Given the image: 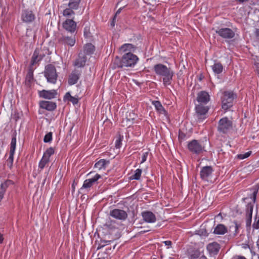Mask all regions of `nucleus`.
I'll list each match as a JSON object with an SVG mask.
<instances>
[{"instance_id":"f257e3e1","label":"nucleus","mask_w":259,"mask_h":259,"mask_svg":"<svg viewBox=\"0 0 259 259\" xmlns=\"http://www.w3.org/2000/svg\"><path fill=\"white\" fill-rule=\"evenodd\" d=\"M153 70L157 75L162 77L163 84L164 86L169 85L171 83L174 72L170 68L163 64L158 63L154 65Z\"/></svg>"},{"instance_id":"f03ea898","label":"nucleus","mask_w":259,"mask_h":259,"mask_svg":"<svg viewBox=\"0 0 259 259\" xmlns=\"http://www.w3.org/2000/svg\"><path fill=\"white\" fill-rule=\"evenodd\" d=\"M139 61L138 56L131 52L125 53L120 59L116 57L114 63L118 68L133 67L135 66Z\"/></svg>"},{"instance_id":"7ed1b4c3","label":"nucleus","mask_w":259,"mask_h":259,"mask_svg":"<svg viewBox=\"0 0 259 259\" xmlns=\"http://www.w3.org/2000/svg\"><path fill=\"white\" fill-rule=\"evenodd\" d=\"M237 98V95L233 91H227L223 93L221 97L222 108L225 111H227L233 106V101Z\"/></svg>"},{"instance_id":"20e7f679","label":"nucleus","mask_w":259,"mask_h":259,"mask_svg":"<svg viewBox=\"0 0 259 259\" xmlns=\"http://www.w3.org/2000/svg\"><path fill=\"white\" fill-rule=\"evenodd\" d=\"M44 76L48 82L55 84L58 78L55 67L52 64L47 65L44 71Z\"/></svg>"},{"instance_id":"39448f33","label":"nucleus","mask_w":259,"mask_h":259,"mask_svg":"<svg viewBox=\"0 0 259 259\" xmlns=\"http://www.w3.org/2000/svg\"><path fill=\"white\" fill-rule=\"evenodd\" d=\"M232 128V122L225 117L221 118L218 123V131L223 134L228 133Z\"/></svg>"},{"instance_id":"423d86ee","label":"nucleus","mask_w":259,"mask_h":259,"mask_svg":"<svg viewBox=\"0 0 259 259\" xmlns=\"http://www.w3.org/2000/svg\"><path fill=\"white\" fill-rule=\"evenodd\" d=\"M187 147L192 153L199 155L204 151V147L196 140H193L188 143Z\"/></svg>"},{"instance_id":"0eeeda50","label":"nucleus","mask_w":259,"mask_h":259,"mask_svg":"<svg viewBox=\"0 0 259 259\" xmlns=\"http://www.w3.org/2000/svg\"><path fill=\"white\" fill-rule=\"evenodd\" d=\"M215 32L220 37L225 40L231 39L234 37L235 32L229 28H221L215 30Z\"/></svg>"},{"instance_id":"6e6552de","label":"nucleus","mask_w":259,"mask_h":259,"mask_svg":"<svg viewBox=\"0 0 259 259\" xmlns=\"http://www.w3.org/2000/svg\"><path fill=\"white\" fill-rule=\"evenodd\" d=\"M109 215L116 220L121 221H125L128 217V214L126 211L118 208H114L111 210L109 212Z\"/></svg>"},{"instance_id":"1a4fd4ad","label":"nucleus","mask_w":259,"mask_h":259,"mask_svg":"<svg viewBox=\"0 0 259 259\" xmlns=\"http://www.w3.org/2000/svg\"><path fill=\"white\" fill-rule=\"evenodd\" d=\"M46 53L47 50L38 48H36L31 59V65H34L42 60Z\"/></svg>"},{"instance_id":"9d476101","label":"nucleus","mask_w":259,"mask_h":259,"mask_svg":"<svg viewBox=\"0 0 259 259\" xmlns=\"http://www.w3.org/2000/svg\"><path fill=\"white\" fill-rule=\"evenodd\" d=\"M16 147V135H14L12 138L11 142L10 144V155L7 161V166L11 168L13 166V160H14V155L15 152Z\"/></svg>"},{"instance_id":"9b49d317","label":"nucleus","mask_w":259,"mask_h":259,"mask_svg":"<svg viewBox=\"0 0 259 259\" xmlns=\"http://www.w3.org/2000/svg\"><path fill=\"white\" fill-rule=\"evenodd\" d=\"M35 19L33 12L30 10H24L21 14V20L26 23H30Z\"/></svg>"},{"instance_id":"f8f14e48","label":"nucleus","mask_w":259,"mask_h":259,"mask_svg":"<svg viewBox=\"0 0 259 259\" xmlns=\"http://www.w3.org/2000/svg\"><path fill=\"white\" fill-rule=\"evenodd\" d=\"M63 28L67 31L73 33L76 29V23L72 19H66L62 24Z\"/></svg>"},{"instance_id":"ddd939ff","label":"nucleus","mask_w":259,"mask_h":259,"mask_svg":"<svg viewBox=\"0 0 259 259\" xmlns=\"http://www.w3.org/2000/svg\"><path fill=\"white\" fill-rule=\"evenodd\" d=\"M213 169L210 166H205L203 167L200 172L201 179L205 181H208L209 178L211 176Z\"/></svg>"},{"instance_id":"4468645a","label":"nucleus","mask_w":259,"mask_h":259,"mask_svg":"<svg viewBox=\"0 0 259 259\" xmlns=\"http://www.w3.org/2000/svg\"><path fill=\"white\" fill-rule=\"evenodd\" d=\"M206 248L210 255L213 256L217 255L219 253L221 247L218 243L213 242L209 243L207 245Z\"/></svg>"},{"instance_id":"2eb2a0df","label":"nucleus","mask_w":259,"mask_h":259,"mask_svg":"<svg viewBox=\"0 0 259 259\" xmlns=\"http://www.w3.org/2000/svg\"><path fill=\"white\" fill-rule=\"evenodd\" d=\"M141 215L143 220L148 223H153L156 221L155 215L150 211H144L142 212Z\"/></svg>"},{"instance_id":"dca6fc26","label":"nucleus","mask_w":259,"mask_h":259,"mask_svg":"<svg viewBox=\"0 0 259 259\" xmlns=\"http://www.w3.org/2000/svg\"><path fill=\"white\" fill-rule=\"evenodd\" d=\"M57 91L55 90H43L39 92V96L40 98L47 99H52L56 97Z\"/></svg>"},{"instance_id":"f3484780","label":"nucleus","mask_w":259,"mask_h":259,"mask_svg":"<svg viewBox=\"0 0 259 259\" xmlns=\"http://www.w3.org/2000/svg\"><path fill=\"white\" fill-rule=\"evenodd\" d=\"M59 42L63 45H67L70 47H72L75 43V36H67L63 35L58 39Z\"/></svg>"},{"instance_id":"a211bd4d","label":"nucleus","mask_w":259,"mask_h":259,"mask_svg":"<svg viewBox=\"0 0 259 259\" xmlns=\"http://www.w3.org/2000/svg\"><path fill=\"white\" fill-rule=\"evenodd\" d=\"M39 105L41 108L48 111H53L57 107L55 102L48 101H42L40 102Z\"/></svg>"},{"instance_id":"6ab92c4d","label":"nucleus","mask_w":259,"mask_h":259,"mask_svg":"<svg viewBox=\"0 0 259 259\" xmlns=\"http://www.w3.org/2000/svg\"><path fill=\"white\" fill-rule=\"evenodd\" d=\"M210 100V96L208 93L201 91L198 94L197 101L200 103L206 104Z\"/></svg>"},{"instance_id":"aec40b11","label":"nucleus","mask_w":259,"mask_h":259,"mask_svg":"<svg viewBox=\"0 0 259 259\" xmlns=\"http://www.w3.org/2000/svg\"><path fill=\"white\" fill-rule=\"evenodd\" d=\"M87 59V58L85 55L80 53L78 58L74 62V66L78 67H83L85 64Z\"/></svg>"},{"instance_id":"412c9836","label":"nucleus","mask_w":259,"mask_h":259,"mask_svg":"<svg viewBox=\"0 0 259 259\" xmlns=\"http://www.w3.org/2000/svg\"><path fill=\"white\" fill-rule=\"evenodd\" d=\"M13 184V182L11 180H8L5 181L4 183H2L1 184L0 188V202L4 198V196L5 194L7 189L8 187Z\"/></svg>"},{"instance_id":"4be33fe9","label":"nucleus","mask_w":259,"mask_h":259,"mask_svg":"<svg viewBox=\"0 0 259 259\" xmlns=\"http://www.w3.org/2000/svg\"><path fill=\"white\" fill-rule=\"evenodd\" d=\"M80 73L76 70L72 71L68 78V84L70 85L77 83L80 77Z\"/></svg>"},{"instance_id":"5701e85b","label":"nucleus","mask_w":259,"mask_h":259,"mask_svg":"<svg viewBox=\"0 0 259 259\" xmlns=\"http://www.w3.org/2000/svg\"><path fill=\"white\" fill-rule=\"evenodd\" d=\"M110 163V161L108 160H105L104 159H100L99 161L97 162L94 165L95 168L100 170L102 168L105 169L107 165Z\"/></svg>"},{"instance_id":"b1692460","label":"nucleus","mask_w":259,"mask_h":259,"mask_svg":"<svg viewBox=\"0 0 259 259\" xmlns=\"http://www.w3.org/2000/svg\"><path fill=\"white\" fill-rule=\"evenodd\" d=\"M136 49V47L131 44H125L121 46L120 48L121 51L123 52H134Z\"/></svg>"},{"instance_id":"393cba45","label":"nucleus","mask_w":259,"mask_h":259,"mask_svg":"<svg viewBox=\"0 0 259 259\" xmlns=\"http://www.w3.org/2000/svg\"><path fill=\"white\" fill-rule=\"evenodd\" d=\"M227 232V228L222 224L218 225L214 229L213 233L215 234L223 235Z\"/></svg>"},{"instance_id":"a878e982","label":"nucleus","mask_w":259,"mask_h":259,"mask_svg":"<svg viewBox=\"0 0 259 259\" xmlns=\"http://www.w3.org/2000/svg\"><path fill=\"white\" fill-rule=\"evenodd\" d=\"M211 69L215 74H220L223 70V66L220 62H216L211 66Z\"/></svg>"},{"instance_id":"bb28decb","label":"nucleus","mask_w":259,"mask_h":259,"mask_svg":"<svg viewBox=\"0 0 259 259\" xmlns=\"http://www.w3.org/2000/svg\"><path fill=\"white\" fill-rule=\"evenodd\" d=\"M208 110V108L202 105H198L196 106V111L198 114L203 115L206 114Z\"/></svg>"},{"instance_id":"cd10ccee","label":"nucleus","mask_w":259,"mask_h":259,"mask_svg":"<svg viewBox=\"0 0 259 259\" xmlns=\"http://www.w3.org/2000/svg\"><path fill=\"white\" fill-rule=\"evenodd\" d=\"M95 47L92 44H87L83 47V51L85 55H91L95 51Z\"/></svg>"},{"instance_id":"c85d7f7f","label":"nucleus","mask_w":259,"mask_h":259,"mask_svg":"<svg viewBox=\"0 0 259 259\" xmlns=\"http://www.w3.org/2000/svg\"><path fill=\"white\" fill-rule=\"evenodd\" d=\"M152 104L154 106L156 110L161 114H165L166 111L162 106L161 103L159 101H154L152 102Z\"/></svg>"},{"instance_id":"c756f323","label":"nucleus","mask_w":259,"mask_h":259,"mask_svg":"<svg viewBox=\"0 0 259 259\" xmlns=\"http://www.w3.org/2000/svg\"><path fill=\"white\" fill-rule=\"evenodd\" d=\"M200 255V252L198 250L193 249L188 252V257L190 259H196Z\"/></svg>"},{"instance_id":"7c9ffc66","label":"nucleus","mask_w":259,"mask_h":259,"mask_svg":"<svg viewBox=\"0 0 259 259\" xmlns=\"http://www.w3.org/2000/svg\"><path fill=\"white\" fill-rule=\"evenodd\" d=\"M81 0H69L68 7L72 9L77 10L78 8L79 5Z\"/></svg>"},{"instance_id":"2f4dec72","label":"nucleus","mask_w":259,"mask_h":259,"mask_svg":"<svg viewBox=\"0 0 259 259\" xmlns=\"http://www.w3.org/2000/svg\"><path fill=\"white\" fill-rule=\"evenodd\" d=\"M54 149L53 147H50L44 152L42 157L50 160V157L54 154Z\"/></svg>"},{"instance_id":"473e14b6","label":"nucleus","mask_w":259,"mask_h":259,"mask_svg":"<svg viewBox=\"0 0 259 259\" xmlns=\"http://www.w3.org/2000/svg\"><path fill=\"white\" fill-rule=\"evenodd\" d=\"M73 10V9L70 7L65 9L63 12V16L67 17H71L72 16L75 14Z\"/></svg>"},{"instance_id":"72a5a7b5","label":"nucleus","mask_w":259,"mask_h":259,"mask_svg":"<svg viewBox=\"0 0 259 259\" xmlns=\"http://www.w3.org/2000/svg\"><path fill=\"white\" fill-rule=\"evenodd\" d=\"M137 115L133 112H127L126 116V120L127 121L134 122V121L136 119Z\"/></svg>"},{"instance_id":"f704fd0d","label":"nucleus","mask_w":259,"mask_h":259,"mask_svg":"<svg viewBox=\"0 0 259 259\" xmlns=\"http://www.w3.org/2000/svg\"><path fill=\"white\" fill-rule=\"evenodd\" d=\"M142 170L141 169L138 168L137 169L135 172L134 174L133 175L131 178L132 180H139L141 178V174H142Z\"/></svg>"},{"instance_id":"c9c22d12","label":"nucleus","mask_w":259,"mask_h":259,"mask_svg":"<svg viewBox=\"0 0 259 259\" xmlns=\"http://www.w3.org/2000/svg\"><path fill=\"white\" fill-rule=\"evenodd\" d=\"M49 161L50 160L42 157L38 164L39 168L42 170L45 167L46 164L49 162Z\"/></svg>"},{"instance_id":"e433bc0d","label":"nucleus","mask_w":259,"mask_h":259,"mask_svg":"<svg viewBox=\"0 0 259 259\" xmlns=\"http://www.w3.org/2000/svg\"><path fill=\"white\" fill-rule=\"evenodd\" d=\"M253 206L251 203H248L247 205L246 208V214L248 215L250 218L252 217V211H253Z\"/></svg>"},{"instance_id":"4c0bfd02","label":"nucleus","mask_w":259,"mask_h":259,"mask_svg":"<svg viewBox=\"0 0 259 259\" xmlns=\"http://www.w3.org/2000/svg\"><path fill=\"white\" fill-rule=\"evenodd\" d=\"M116 222L115 221H110L107 222L105 226L110 230H114L116 228V227L114 226Z\"/></svg>"},{"instance_id":"58836bf2","label":"nucleus","mask_w":259,"mask_h":259,"mask_svg":"<svg viewBox=\"0 0 259 259\" xmlns=\"http://www.w3.org/2000/svg\"><path fill=\"white\" fill-rule=\"evenodd\" d=\"M93 185V184L91 183V182L89 180V179H87L84 181L83 185H82V187L81 188V189L90 188Z\"/></svg>"},{"instance_id":"ea45409f","label":"nucleus","mask_w":259,"mask_h":259,"mask_svg":"<svg viewBox=\"0 0 259 259\" xmlns=\"http://www.w3.org/2000/svg\"><path fill=\"white\" fill-rule=\"evenodd\" d=\"M111 240H101V243L99 245V246H98V247L97 248V249H100L101 248H102L104 246H105V245L110 244L111 243Z\"/></svg>"},{"instance_id":"a19ab883","label":"nucleus","mask_w":259,"mask_h":259,"mask_svg":"<svg viewBox=\"0 0 259 259\" xmlns=\"http://www.w3.org/2000/svg\"><path fill=\"white\" fill-rule=\"evenodd\" d=\"M52 140V133L51 132L48 133L47 134L44 138V142L45 143H49L51 142Z\"/></svg>"},{"instance_id":"79ce46f5","label":"nucleus","mask_w":259,"mask_h":259,"mask_svg":"<svg viewBox=\"0 0 259 259\" xmlns=\"http://www.w3.org/2000/svg\"><path fill=\"white\" fill-rule=\"evenodd\" d=\"M250 154L251 152H247L244 154H238L237 155V157L239 159H244L245 158L248 157L250 156Z\"/></svg>"},{"instance_id":"37998d69","label":"nucleus","mask_w":259,"mask_h":259,"mask_svg":"<svg viewBox=\"0 0 259 259\" xmlns=\"http://www.w3.org/2000/svg\"><path fill=\"white\" fill-rule=\"evenodd\" d=\"M101 178V176L99 174H97L93 178L89 179V180L94 185Z\"/></svg>"},{"instance_id":"c03bdc74","label":"nucleus","mask_w":259,"mask_h":259,"mask_svg":"<svg viewBox=\"0 0 259 259\" xmlns=\"http://www.w3.org/2000/svg\"><path fill=\"white\" fill-rule=\"evenodd\" d=\"M121 141L122 139L120 137L118 138L117 139H116L115 141V147L116 148H120L121 146Z\"/></svg>"},{"instance_id":"a18cd8bd","label":"nucleus","mask_w":259,"mask_h":259,"mask_svg":"<svg viewBox=\"0 0 259 259\" xmlns=\"http://www.w3.org/2000/svg\"><path fill=\"white\" fill-rule=\"evenodd\" d=\"M252 227L254 229H259V219H257L256 218L255 219L252 225Z\"/></svg>"},{"instance_id":"49530a36","label":"nucleus","mask_w":259,"mask_h":259,"mask_svg":"<svg viewBox=\"0 0 259 259\" xmlns=\"http://www.w3.org/2000/svg\"><path fill=\"white\" fill-rule=\"evenodd\" d=\"M186 138V134L184 132H183L182 131L180 130L179 133V139L182 140H185Z\"/></svg>"},{"instance_id":"de8ad7c7","label":"nucleus","mask_w":259,"mask_h":259,"mask_svg":"<svg viewBox=\"0 0 259 259\" xmlns=\"http://www.w3.org/2000/svg\"><path fill=\"white\" fill-rule=\"evenodd\" d=\"M84 35L85 37H88L90 35V32L89 28L86 27L84 29Z\"/></svg>"},{"instance_id":"09e8293b","label":"nucleus","mask_w":259,"mask_h":259,"mask_svg":"<svg viewBox=\"0 0 259 259\" xmlns=\"http://www.w3.org/2000/svg\"><path fill=\"white\" fill-rule=\"evenodd\" d=\"M148 155V153L147 152H145L143 154V155L142 156V160L141 161V163H142L146 161Z\"/></svg>"},{"instance_id":"8fccbe9b","label":"nucleus","mask_w":259,"mask_h":259,"mask_svg":"<svg viewBox=\"0 0 259 259\" xmlns=\"http://www.w3.org/2000/svg\"><path fill=\"white\" fill-rule=\"evenodd\" d=\"M69 101L72 102L74 105L78 103V100L77 98L72 96L70 98V99H69Z\"/></svg>"},{"instance_id":"3c124183","label":"nucleus","mask_w":259,"mask_h":259,"mask_svg":"<svg viewBox=\"0 0 259 259\" xmlns=\"http://www.w3.org/2000/svg\"><path fill=\"white\" fill-rule=\"evenodd\" d=\"M26 79L28 80L29 82L31 81L33 79V73L32 72L29 71L26 76Z\"/></svg>"},{"instance_id":"603ef678","label":"nucleus","mask_w":259,"mask_h":259,"mask_svg":"<svg viewBox=\"0 0 259 259\" xmlns=\"http://www.w3.org/2000/svg\"><path fill=\"white\" fill-rule=\"evenodd\" d=\"M72 96H71L69 92H67L65 94V95H64V101H69V99H70V98Z\"/></svg>"},{"instance_id":"864d4df0","label":"nucleus","mask_w":259,"mask_h":259,"mask_svg":"<svg viewBox=\"0 0 259 259\" xmlns=\"http://www.w3.org/2000/svg\"><path fill=\"white\" fill-rule=\"evenodd\" d=\"M257 190H256V191H254L252 193V195H251V198H252V199L253 201L254 202H255V200H256V195H257Z\"/></svg>"},{"instance_id":"5fc2aeb1","label":"nucleus","mask_w":259,"mask_h":259,"mask_svg":"<svg viewBox=\"0 0 259 259\" xmlns=\"http://www.w3.org/2000/svg\"><path fill=\"white\" fill-rule=\"evenodd\" d=\"M163 243L166 245L168 246V248H169L171 247L172 242L171 241L167 240L163 241Z\"/></svg>"},{"instance_id":"6e6d98bb","label":"nucleus","mask_w":259,"mask_h":259,"mask_svg":"<svg viewBox=\"0 0 259 259\" xmlns=\"http://www.w3.org/2000/svg\"><path fill=\"white\" fill-rule=\"evenodd\" d=\"M254 34L257 39H259V28H256Z\"/></svg>"},{"instance_id":"4d7b16f0","label":"nucleus","mask_w":259,"mask_h":259,"mask_svg":"<svg viewBox=\"0 0 259 259\" xmlns=\"http://www.w3.org/2000/svg\"><path fill=\"white\" fill-rule=\"evenodd\" d=\"M232 259H246L245 257L242 256H234Z\"/></svg>"},{"instance_id":"13d9d810","label":"nucleus","mask_w":259,"mask_h":259,"mask_svg":"<svg viewBox=\"0 0 259 259\" xmlns=\"http://www.w3.org/2000/svg\"><path fill=\"white\" fill-rule=\"evenodd\" d=\"M4 240L3 235L0 233V244L2 243Z\"/></svg>"},{"instance_id":"bf43d9fd","label":"nucleus","mask_w":259,"mask_h":259,"mask_svg":"<svg viewBox=\"0 0 259 259\" xmlns=\"http://www.w3.org/2000/svg\"><path fill=\"white\" fill-rule=\"evenodd\" d=\"M123 8H120L116 12V15L120 14V13L121 12V10H122Z\"/></svg>"},{"instance_id":"052dcab7","label":"nucleus","mask_w":259,"mask_h":259,"mask_svg":"<svg viewBox=\"0 0 259 259\" xmlns=\"http://www.w3.org/2000/svg\"><path fill=\"white\" fill-rule=\"evenodd\" d=\"M256 243L257 248V249L259 250V237H258V238L257 240L256 241Z\"/></svg>"},{"instance_id":"680f3d73","label":"nucleus","mask_w":259,"mask_h":259,"mask_svg":"<svg viewBox=\"0 0 259 259\" xmlns=\"http://www.w3.org/2000/svg\"><path fill=\"white\" fill-rule=\"evenodd\" d=\"M236 1L242 3H243V2H247L248 0H236Z\"/></svg>"},{"instance_id":"e2e57ef3","label":"nucleus","mask_w":259,"mask_h":259,"mask_svg":"<svg viewBox=\"0 0 259 259\" xmlns=\"http://www.w3.org/2000/svg\"><path fill=\"white\" fill-rule=\"evenodd\" d=\"M111 25L112 26H114V22H113V21L111 23Z\"/></svg>"}]
</instances>
